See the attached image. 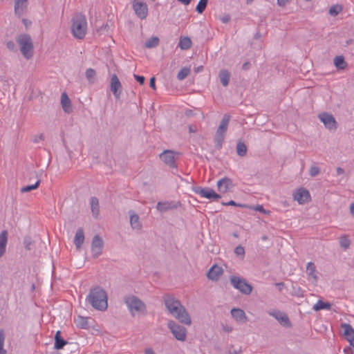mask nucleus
I'll return each instance as SVG.
<instances>
[{
	"label": "nucleus",
	"instance_id": "obj_56",
	"mask_svg": "<svg viewBox=\"0 0 354 354\" xmlns=\"http://www.w3.org/2000/svg\"><path fill=\"white\" fill-rule=\"evenodd\" d=\"M22 22L26 28H28L32 24L31 21L27 19H23Z\"/></svg>",
	"mask_w": 354,
	"mask_h": 354
},
{
	"label": "nucleus",
	"instance_id": "obj_26",
	"mask_svg": "<svg viewBox=\"0 0 354 354\" xmlns=\"http://www.w3.org/2000/svg\"><path fill=\"white\" fill-rule=\"evenodd\" d=\"M8 243V232L3 230L0 234V258L5 254Z\"/></svg>",
	"mask_w": 354,
	"mask_h": 354
},
{
	"label": "nucleus",
	"instance_id": "obj_44",
	"mask_svg": "<svg viewBox=\"0 0 354 354\" xmlns=\"http://www.w3.org/2000/svg\"><path fill=\"white\" fill-rule=\"evenodd\" d=\"M6 47L7 48L12 52H17V46L13 41H8L6 42Z\"/></svg>",
	"mask_w": 354,
	"mask_h": 354
},
{
	"label": "nucleus",
	"instance_id": "obj_48",
	"mask_svg": "<svg viewBox=\"0 0 354 354\" xmlns=\"http://www.w3.org/2000/svg\"><path fill=\"white\" fill-rule=\"evenodd\" d=\"M223 205L227 206V205H234V206H238V207H245V205L243 204H238L234 201H230L227 203H223Z\"/></svg>",
	"mask_w": 354,
	"mask_h": 354
},
{
	"label": "nucleus",
	"instance_id": "obj_33",
	"mask_svg": "<svg viewBox=\"0 0 354 354\" xmlns=\"http://www.w3.org/2000/svg\"><path fill=\"white\" fill-rule=\"evenodd\" d=\"M159 38L158 37H151L147 39L145 44V47L147 48H152L158 46Z\"/></svg>",
	"mask_w": 354,
	"mask_h": 354
},
{
	"label": "nucleus",
	"instance_id": "obj_35",
	"mask_svg": "<svg viewBox=\"0 0 354 354\" xmlns=\"http://www.w3.org/2000/svg\"><path fill=\"white\" fill-rule=\"evenodd\" d=\"M331 308V304L329 303L324 302L322 300H319L316 304L314 305L313 309L315 311H318L322 309L330 310Z\"/></svg>",
	"mask_w": 354,
	"mask_h": 354
},
{
	"label": "nucleus",
	"instance_id": "obj_5",
	"mask_svg": "<svg viewBox=\"0 0 354 354\" xmlns=\"http://www.w3.org/2000/svg\"><path fill=\"white\" fill-rule=\"evenodd\" d=\"M124 302L132 317H134L135 313H140L143 315H147V305L138 297L135 295L125 296Z\"/></svg>",
	"mask_w": 354,
	"mask_h": 354
},
{
	"label": "nucleus",
	"instance_id": "obj_20",
	"mask_svg": "<svg viewBox=\"0 0 354 354\" xmlns=\"http://www.w3.org/2000/svg\"><path fill=\"white\" fill-rule=\"evenodd\" d=\"M223 270L217 265H214L207 272V277L212 281H218L219 277L223 274Z\"/></svg>",
	"mask_w": 354,
	"mask_h": 354
},
{
	"label": "nucleus",
	"instance_id": "obj_13",
	"mask_svg": "<svg viewBox=\"0 0 354 354\" xmlns=\"http://www.w3.org/2000/svg\"><path fill=\"white\" fill-rule=\"evenodd\" d=\"M104 242L99 235H95L91 243V252L94 258L98 257L102 252Z\"/></svg>",
	"mask_w": 354,
	"mask_h": 354
},
{
	"label": "nucleus",
	"instance_id": "obj_21",
	"mask_svg": "<svg viewBox=\"0 0 354 354\" xmlns=\"http://www.w3.org/2000/svg\"><path fill=\"white\" fill-rule=\"evenodd\" d=\"M231 315L238 323L244 324L248 321V317L244 310L241 308H232Z\"/></svg>",
	"mask_w": 354,
	"mask_h": 354
},
{
	"label": "nucleus",
	"instance_id": "obj_39",
	"mask_svg": "<svg viewBox=\"0 0 354 354\" xmlns=\"http://www.w3.org/2000/svg\"><path fill=\"white\" fill-rule=\"evenodd\" d=\"M339 245L342 248L346 250L349 248L351 245V241L349 240L347 236H342L339 239Z\"/></svg>",
	"mask_w": 354,
	"mask_h": 354
},
{
	"label": "nucleus",
	"instance_id": "obj_59",
	"mask_svg": "<svg viewBox=\"0 0 354 354\" xmlns=\"http://www.w3.org/2000/svg\"><path fill=\"white\" fill-rule=\"evenodd\" d=\"M178 1L185 6L189 5L192 1V0H178Z\"/></svg>",
	"mask_w": 354,
	"mask_h": 354
},
{
	"label": "nucleus",
	"instance_id": "obj_61",
	"mask_svg": "<svg viewBox=\"0 0 354 354\" xmlns=\"http://www.w3.org/2000/svg\"><path fill=\"white\" fill-rule=\"evenodd\" d=\"M344 173V170L341 168V167H337V175H341V174H343Z\"/></svg>",
	"mask_w": 354,
	"mask_h": 354
},
{
	"label": "nucleus",
	"instance_id": "obj_60",
	"mask_svg": "<svg viewBox=\"0 0 354 354\" xmlns=\"http://www.w3.org/2000/svg\"><path fill=\"white\" fill-rule=\"evenodd\" d=\"M230 19V16L228 15H226L225 17H223L222 19H221V21L223 22V23H227Z\"/></svg>",
	"mask_w": 354,
	"mask_h": 354
},
{
	"label": "nucleus",
	"instance_id": "obj_37",
	"mask_svg": "<svg viewBox=\"0 0 354 354\" xmlns=\"http://www.w3.org/2000/svg\"><path fill=\"white\" fill-rule=\"evenodd\" d=\"M190 73V69L187 67L183 68L178 73L177 78L178 80H183L185 79Z\"/></svg>",
	"mask_w": 354,
	"mask_h": 354
},
{
	"label": "nucleus",
	"instance_id": "obj_17",
	"mask_svg": "<svg viewBox=\"0 0 354 354\" xmlns=\"http://www.w3.org/2000/svg\"><path fill=\"white\" fill-rule=\"evenodd\" d=\"M309 192L304 188H299L293 194V197L299 204L306 203L310 198Z\"/></svg>",
	"mask_w": 354,
	"mask_h": 354
},
{
	"label": "nucleus",
	"instance_id": "obj_2",
	"mask_svg": "<svg viewBox=\"0 0 354 354\" xmlns=\"http://www.w3.org/2000/svg\"><path fill=\"white\" fill-rule=\"evenodd\" d=\"M86 299L92 307L96 310H105L108 307L107 294L100 286L91 289Z\"/></svg>",
	"mask_w": 354,
	"mask_h": 354
},
{
	"label": "nucleus",
	"instance_id": "obj_19",
	"mask_svg": "<svg viewBox=\"0 0 354 354\" xmlns=\"http://www.w3.org/2000/svg\"><path fill=\"white\" fill-rule=\"evenodd\" d=\"M28 0H15V13L21 17L26 11Z\"/></svg>",
	"mask_w": 354,
	"mask_h": 354
},
{
	"label": "nucleus",
	"instance_id": "obj_55",
	"mask_svg": "<svg viewBox=\"0 0 354 354\" xmlns=\"http://www.w3.org/2000/svg\"><path fill=\"white\" fill-rule=\"evenodd\" d=\"M290 1L291 0H277V3L280 6H284Z\"/></svg>",
	"mask_w": 354,
	"mask_h": 354
},
{
	"label": "nucleus",
	"instance_id": "obj_14",
	"mask_svg": "<svg viewBox=\"0 0 354 354\" xmlns=\"http://www.w3.org/2000/svg\"><path fill=\"white\" fill-rule=\"evenodd\" d=\"M180 201H160L156 205V209L160 212H165L170 209H177L181 207Z\"/></svg>",
	"mask_w": 354,
	"mask_h": 354
},
{
	"label": "nucleus",
	"instance_id": "obj_51",
	"mask_svg": "<svg viewBox=\"0 0 354 354\" xmlns=\"http://www.w3.org/2000/svg\"><path fill=\"white\" fill-rule=\"evenodd\" d=\"M109 29V25L108 24H104L102 25L98 30L97 31L100 32H104L105 31H107Z\"/></svg>",
	"mask_w": 354,
	"mask_h": 354
},
{
	"label": "nucleus",
	"instance_id": "obj_22",
	"mask_svg": "<svg viewBox=\"0 0 354 354\" xmlns=\"http://www.w3.org/2000/svg\"><path fill=\"white\" fill-rule=\"evenodd\" d=\"M130 216V225L133 230H141L142 225L140 221L139 216L135 213L134 211L130 210L129 212Z\"/></svg>",
	"mask_w": 354,
	"mask_h": 354
},
{
	"label": "nucleus",
	"instance_id": "obj_64",
	"mask_svg": "<svg viewBox=\"0 0 354 354\" xmlns=\"http://www.w3.org/2000/svg\"><path fill=\"white\" fill-rule=\"evenodd\" d=\"M260 37H261V35H260V33H259V32H257V33L255 34V35H254V38H255V39H259V38H260Z\"/></svg>",
	"mask_w": 354,
	"mask_h": 354
},
{
	"label": "nucleus",
	"instance_id": "obj_53",
	"mask_svg": "<svg viewBox=\"0 0 354 354\" xmlns=\"http://www.w3.org/2000/svg\"><path fill=\"white\" fill-rule=\"evenodd\" d=\"M222 328L224 332L227 333L232 332L233 330L232 327L228 325H223Z\"/></svg>",
	"mask_w": 354,
	"mask_h": 354
},
{
	"label": "nucleus",
	"instance_id": "obj_43",
	"mask_svg": "<svg viewBox=\"0 0 354 354\" xmlns=\"http://www.w3.org/2000/svg\"><path fill=\"white\" fill-rule=\"evenodd\" d=\"M234 253L236 254V256L244 257L245 249L243 246L239 245L236 247V248L234 249Z\"/></svg>",
	"mask_w": 354,
	"mask_h": 354
},
{
	"label": "nucleus",
	"instance_id": "obj_40",
	"mask_svg": "<svg viewBox=\"0 0 354 354\" xmlns=\"http://www.w3.org/2000/svg\"><path fill=\"white\" fill-rule=\"evenodd\" d=\"M39 183H40V180H38L34 185L23 187L21 188V192L26 193V192H30L33 189H35L39 187Z\"/></svg>",
	"mask_w": 354,
	"mask_h": 354
},
{
	"label": "nucleus",
	"instance_id": "obj_32",
	"mask_svg": "<svg viewBox=\"0 0 354 354\" xmlns=\"http://www.w3.org/2000/svg\"><path fill=\"white\" fill-rule=\"evenodd\" d=\"M75 323L76 326L80 328H88V322L87 318L82 316L78 315L77 318L75 319Z\"/></svg>",
	"mask_w": 354,
	"mask_h": 354
},
{
	"label": "nucleus",
	"instance_id": "obj_52",
	"mask_svg": "<svg viewBox=\"0 0 354 354\" xmlns=\"http://www.w3.org/2000/svg\"><path fill=\"white\" fill-rule=\"evenodd\" d=\"M250 66H251V64L250 62H245L243 65H242V69L243 71H248L250 68Z\"/></svg>",
	"mask_w": 354,
	"mask_h": 354
},
{
	"label": "nucleus",
	"instance_id": "obj_16",
	"mask_svg": "<svg viewBox=\"0 0 354 354\" xmlns=\"http://www.w3.org/2000/svg\"><path fill=\"white\" fill-rule=\"evenodd\" d=\"M133 10L136 15L140 19H145L148 15V8L145 3L142 2H135L133 4Z\"/></svg>",
	"mask_w": 354,
	"mask_h": 354
},
{
	"label": "nucleus",
	"instance_id": "obj_7",
	"mask_svg": "<svg viewBox=\"0 0 354 354\" xmlns=\"http://www.w3.org/2000/svg\"><path fill=\"white\" fill-rule=\"evenodd\" d=\"M232 286L243 295H248L252 291V286L244 278L236 276L230 277Z\"/></svg>",
	"mask_w": 354,
	"mask_h": 354
},
{
	"label": "nucleus",
	"instance_id": "obj_34",
	"mask_svg": "<svg viewBox=\"0 0 354 354\" xmlns=\"http://www.w3.org/2000/svg\"><path fill=\"white\" fill-rule=\"evenodd\" d=\"M335 66L339 69H344L347 66V63L345 62L343 56H337L334 59Z\"/></svg>",
	"mask_w": 354,
	"mask_h": 354
},
{
	"label": "nucleus",
	"instance_id": "obj_36",
	"mask_svg": "<svg viewBox=\"0 0 354 354\" xmlns=\"http://www.w3.org/2000/svg\"><path fill=\"white\" fill-rule=\"evenodd\" d=\"M343 10V6L340 4H335L332 6L328 10L330 16L335 17L339 14Z\"/></svg>",
	"mask_w": 354,
	"mask_h": 354
},
{
	"label": "nucleus",
	"instance_id": "obj_6",
	"mask_svg": "<svg viewBox=\"0 0 354 354\" xmlns=\"http://www.w3.org/2000/svg\"><path fill=\"white\" fill-rule=\"evenodd\" d=\"M230 120V115L225 114L221 121V123L216 130L214 136V141L215 147L217 149H221L223 146L225 134L227 130V127Z\"/></svg>",
	"mask_w": 354,
	"mask_h": 354
},
{
	"label": "nucleus",
	"instance_id": "obj_30",
	"mask_svg": "<svg viewBox=\"0 0 354 354\" xmlns=\"http://www.w3.org/2000/svg\"><path fill=\"white\" fill-rule=\"evenodd\" d=\"M192 42L191 39L188 37H184L180 39L178 46L182 50H188L192 47Z\"/></svg>",
	"mask_w": 354,
	"mask_h": 354
},
{
	"label": "nucleus",
	"instance_id": "obj_23",
	"mask_svg": "<svg viewBox=\"0 0 354 354\" xmlns=\"http://www.w3.org/2000/svg\"><path fill=\"white\" fill-rule=\"evenodd\" d=\"M84 241V233L82 228L77 229L74 239V244L77 250H80Z\"/></svg>",
	"mask_w": 354,
	"mask_h": 354
},
{
	"label": "nucleus",
	"instance_id": "obj_38",
	"mask_svg": "<svg viewBox=\"0 0 354 354\" xmlns=\"http://www.w3.org/2000/svg\"><path fill=\"white\" fill-rule=\"evenodd\" d=\"M207 3L208 0H200L196 7V11L199 14L203 13L207 7Z\"/></svg>",
	"mask_w": 354,
	"mask_h": 354
},
{
	"label": "nucleus",
	"instance_id": "obj_47",
	"mask_svg": "<svg viewBox=\"0 0 354 354\" xmlns=\"http://www.w3.org/2000/svg\"><path fill=\"white\" fill-rule=\"evenodd\" d=\"M256 211L262 212L263 214H269V211L266 210L262 205H257L254 207Z\"/></svg>",
	"mask_w": 354,
	"mask_h": 354
},
{
	"label": "nucleus",
	"instance_id": "obj_46",
	"mask_svg": "<svg viewBox=\"0 0 354 354\" xmlns=\"http://www.w3.org/2000/svg\"><path fill=\"white\" fill-rule=\"evenodd\" d=\"M319 172L320 170L317 167L313 166L311 167L310 169V174L313 177L317 176L319 174Z\"/></svg>",
	"mask_w": 354,
	"mask_h": 354
},
{
	"label": "nucleus",
	"instance_id": "obj_54",
	"mask_svg": "<svg viewBox=\"0 0 354 354\" xmlns=\"http://www.w3.org/2000/svg\"><path fill=\"white\" fill-rule=\"evenodd\" d=\"M44 138V135L40 134L38 136L35 137V138L33 139V142L37 143V142H39L40 140H43Z\"/></svg>",
	"mask_w": 354,
	"mask_h": 354
},
{
	"label": "nucleus",
	"instance_id": "obj_58",
	"mask_svg": "<svg viewBox=\"0 0 354 354\" xmlns=\"http://www.w3.org/2000/svg\"><path fill=\"white\" fill-rule=\"evenodd\" d=\"M145 354H156V353L152 348H149L145 351Z\"/></svg>",
	"mask_w": 354,
	"mask_h": 354
},
{
	"label": "nucleus",
	"instance_id": "obj_12",
	"mask_svg": "<svg viewBox=\"0 0 354 354\" xmlns=\"http://www.w3.org/2000/svg\"><path fill=\"white\" fill-rule=\"evenodd\" d=\"M318 117L326 129L330 131H335L337 129V122L332 114L324 112L320 113Z\"/></svg>",
	"mask_w": 354,
	"mask_h": 354
},
{
	"label": "nucleus",
	"instance_id": "obj_31",
	"mask_svg": "<svg viewBox=\"0 0 354 354\" xmlns=\"http://www.w3.org/2000/svg\"><path fill=\"white\" fill-rule=\"evenodd\" d=\"M236 151L238 156L244 157L247 153V147L242 141H239L236 144Z\"/></svg>",
	"mask_w": 354,
	"mask_h": 354
},
{
	"label": "nucleus",
	"instance_id": "obj_42",
	"mask_svg": "<svg viewBox=\"0 0 354 354\" xmlns=\"http://www.w3.org/2000/svg\"><path fill=\"white\" fill-rule=\"evenodd\" d=\"M5 341V333L3 329H0V354H6V351L3 348Z\"/></svg>",
	"mask_w": 354,
	"mask_h": 354
},
{
	"label": "nucleus",
	"instance_id": "obj_25",
	"mask_svg": "<svg viewBox=\"0 0 354 354\" xmlns=\"http://www.w3.org/2000/svg\"><path fill=\"white\" fill-rule=\"evenodd\" d=\"M91 209L93 216L97 218L100 214V205L97 197L93 196L90 199Z\"/></svg>",
	"mask_w": 354,
	"mask_h": 354
},
{
	"label": "nucleus",
	"instance_id": "obj_45",
	"mask_svg": "<svg viewBox=\"0 0 354 354\" xmlns=\"http://www.w3.org/2000/svg\"><path fill=\"white\" fill-rule=\"evenodd\" d=\"M95 75V71L93 68H88L86 71V77L90 81Z\"/></svg>",
	"mask_w": 354,
	"mask_h": 354
},
{
	"label": "nucleus",
	"instance_id": "obj_18",
	"mask_svg": "<svg viewBox=\"0 0 354 354\" xmlns=\"http://www.w3.org/2000/svg\"><path fill=\"white\" fill-rule=\"evenodd\" d=\"M217 186L220 192L226 193L233 187L232 180L227 177L223 178L217 182Z\"/></svg>",
	"mask_w": 354,
	"mask_h": 354
},
{
	"label": "nucleus",
	"instance_id": "obj_1",
	"mask_svg": "<svg viewBox=\"0 0 354 354\" xmlns=\"http://www.w3.org/2000/svg\"><path fill=\"white\" fill-rule=\"evenodd\" d=\"M162 301L168 312L181 324L187 326L192 324V319L186 308L174 295L165 294L162 297Z\"/></svg>",
	"mask_w": 354,
	"mask_h": 354
},
{
	"label": "nucleus",
	"instance_id": "obj_3",
	"mask_svg": "<svg viewBox=\"0 0 354 354\" xmlns=\"http://www.w3.org/2000/svg\"><path fill=\"white\" fill-rule=\"evenodd\" d=\"M87 32V21L85 15L81 12L74 15L71 19V33L78 39L84 38Z\"/></svg>",
	"mask_w": 354,
	"mask_h": 354
},
{
	"label": "nucleus",
	"instance_id": "obj_63",
	"mask_svg": "<svg viewBox=\"0 0 354 354\" xmlns=\"http://www.w3.org/2000/svg\"><path fill=\"white\" fill-rule=\"evenodd\" d=\"M185 114L187 116L192 115V110H187L186 112H185Z\"/></svg>",
	"mask_w": 354,
	"mask_h": 354
},
{
	"label": "nucleus",
	"instance_id": "obj_62",
	"mask_svg": "<svg viewBox=\"0 0 354 354\" xmlns=\"http://www.w3.org/2000/svg\"><path fill=\"white\" fill-rule=\"evenodd\" d=\"M350 212L353 216H354V203H351L350 205Z\"/></svg>",
	"mask_w": 354,
	"mask_h": 354
},
{
	"label": "nucleus",
	"instance_id": "obj_10",
	"mask_svg": "<svg viewBox=\"0 0 354 354\" xmlns=\"http://www.w3.org/2000/svg\"><path fill=\"white\" fill-rule=\"evenodd\" d=\"M178 153H176L171 150H165L160 154V158L171 168H176V160L178 158Z\"/></svg>",
	"mask_w": 354,
	"mask_h": 354
},
{
	"label": "nucleus",
	"instance_id": "obj_41",
	"mask_svg": "<svg viewBox=\"0 0 354 354\" xmlns=\"http://www.w3.org/2000/svg\"><path fill=\"white\" fill-rule=\"evenodd\" d=\"M34 241L29 236H26L24 239V245L25 248L27 250H32V245H33Z\"/></svg>",
	"mask_w": 354,
	"mask_h": 354
},
{
	"label": "nucleus",
	"instance_id": "obj_57",
	"mask_svg": "<svg viewBox=\"0 0 354 354\" xmlns=\"http://www.w3.org/2000/svg\"><path fill=\"white\" fill-rule=\"evenodd\" d=\"M243 353V351L241 349V348H239V349L238 351H234L232 352L230 351L228 353V354H242Z\"/></svg>",
	"mask_w": 354,
	"mask_h": 354
},
{
	"label": "nucleus",
	"instance_id": "obj_24",
	"mask_svg": "<svg viewBox=\"0 0 354 354\" xmlns=\"http://www.w3.org/2000/svg\"><path fill=\"white\" fill-rule=\"evenodd\" d=\"M61 103L62 109L66 113H69L72 111L71 101L66 93L62 94Z\"/></svg>",
	"mask_w": 354,
	"mask_h": 354
},
{
	"label": "nucleus",
	"instance_id": "obj_11",
	"mask_svg": "<svg viewBox=\"0 0 354 354\" xmlns=\"http://www.w3.org/2000/svg\"><path fill=\"white\" fill-rule=\"evenodd\" d=\"M268 314L270 316L274 317L282 326L288 328L292 327L291 322L287 314H286L285 313L279 310H273L269 311Z\"/></svg>",
	"mask_w": 354,
	"mask_h": 354
},
{
	"label": "nucleus",
	"instance_id": "obj_29",
	"mask_svg": "<svg viewBox=\"0 0 354 354\" xmlns=\"http://www.w3.org/2000/svg\"><path fill=\"white\" fill-rule=\"evenodd\" d=\"M66 344L67 342L65 341L61 336V332L57 331L55 335V348L57 350H60L63 348Z\"/></svg>",
	"mask_w": 354,
	"mask_h": 354
},
{
	"label": "nucleus",
	"instance_id": "obj_4",
	"mask_svg": "<svg viewBox=\"0 0 354 354\" xmlns=\"http://www.w3.org/2000/svg\"><path fill=\"white\" fill-rule=\"evenodd\" d=\"M16 41L19 46L22 55L26 59H31L34 55V45L30 35L26 33L19 34L17 37Z\"/></svg>",
	"mask_w": 354,
	"mask_h": 354
},
{
	"label": "nucleus",
	"instance_id": "obj_8",
	"mask_svg": "<svg viewBox=\"0 0 354 354\" xmlns=\"http://www.w3.org/2000/svg\"><path fill=\"white\" fill-rule=\"evenodd\" d=\"M167 327L177 340L180 342L186 340L187 331L184 326L177 324L174 320H169L167 322Z\"/></svg>",
	"mask_w": 354,
	"mask_h": 354
},
{
	"label": "nucleus",
	"instance_id": "obj_15",
	"mask_svg": "<svg viewBox=\"0 0 354 354\" xmlns=\"http://www.w3.org/2000/svg\"><path fill=\"white\" fill-rule=\"evenodd\" d=\"M110 88L116 99H119L122 93V86L117 75L113 74L111 78Z\"/></svg>",
	"mask_w": 354,
	"mask_h": 354
},
{
	"label": "nucleus",
	"instance_id": "obj_49",
	"mask_svg": "<svg viewBox=\"0 0 354 354\" xmlns=\"http://www.w3.org/2000/svg\"><path fill=\"white\" fill-rule=\"evenodd\" d=\"M133 77L140 83V84H144L145 81V78L144 76L134 74Z\"/></svg>",
	"mask_w": 354,
	"mask_h": 354
},
{
	"label": "nucleus",
	"instance_id": "obj_28",
	"mask_svg": "<svg viewBox=\"0 0 354 354\" xmlns=\"http://www.w3.org/2000/svg\"><path fill=\"white\" fill-rule=\"evenodd\" d=\"M218 77L223 86H227L229 84L230 73L226 69H221L219 71Z\"/></svg>",
	"mask_w": 354,
	"mask_h": 354
},
{
	"label": "nucleus",
	"instance_id": "obj_50",
	"mask_svg": "<svg viewBox=\"0 0 354 354\" xmlns=\"http://www.w3.org/2000/svg\"><path fill=\"white\" fill-rule=\"evenodd\" d=\"M149 86L151 88H153V90H156V78H155V77H151L150 82H149Z\"/></svg>",
	"mask_w": 354,
	"mask_h": 354
},
{
	"label": "nucleus",
	"instance_id": "obj_27",
	"mask_svg": "<svg viewBox=\"0 0 354 354\" xmlns=\"http://www.w3.org/2000/svg\"><path fill=\"white\" fill-rule=\"evenodd\" d=\"M316 272V266L313 262H308L306 267V273L309 277H311L313 279V282L316 283L317 281L318 277Z\"/></svg>",
	"mask_w": 354,
	"mask_h": 354
},
{
	"label": "nucleus",
	"instance_id": "obj_9",
	"mask_svg": "<svg viewBox=\"0 0 354 354\" xmlns=\"http://www.w3.org/2000/svg\"><path fill=\"white\" fill-rule=\"evenodd\" d=\"M192 190L195 194H199L201 197L217 201L221 198V195L209 187H193Z\"/></svg>",
	"mask_w": 354,
	"mask_h": 354
}]
</instances>
